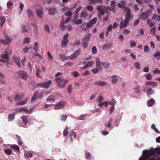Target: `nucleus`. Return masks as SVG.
I'll return each mask as SVG.
<instances>
[{
  "mask_svg": "<svg viewBox=\"0 0 160 160\" xmlns=\"http://www.w3.org/2000/svg\"><path fill=\"white\" fill-rule=\"evenodd\" d=\"M156 154H160V148H153L151 147L150 150H144L142 152V155L139 158V160H148L149 157Z\"/></svg>",
  "mask_w": 160,
  "mask_h": 160,
  "instance_id": "f257e3e1",
  "label": "nucleus"
},
{
  "mask_svg": "<svg viewBox=\"0 0 160 160\" xmlns=\"http://www.w3.org/2000/svg\"><path fill=\"white\" fill-rule=\"evenodd\" d=\"M16 73L19 78H21L24 81L30 80L32 79L26 72L24 70L18 71Z\"/></svg>",
  "mask_w": 160,
  "mask_h": 160,
  "instance_id": "f03ea898",
  "label": "nucleus"
},
{
  "mask_svg": "<svg viewBox=\"0 0 160 160\" xmlns=\"http://www.w3.org/2000/svg\"><path fill=\"white\" fill-rule=\"evenodd\" d=\"M36 9V14L38 18H41L43 15V9L42 7L40 4H36L35 5Z\"/></svg>",
  "mask_w": 160,
  "mask_h": 160,
  "instance_id": "7ed1b4c3",
  "label": "nucleus"
},
{
  "mask_svg": "<svg viewBox=\"0 0 160 160\" xmlns=\"http://www.w3.org/2000/svg\"><path fill=\"white\" fill-rule=\"evenodd\" d=\"M55 81L57 83H58V86L61 88H64L65 84L69 81V80L61 79V77L56 78Z\"/></svg>",
  "mask_w": 160,
  "mask_h": 160,
  "instance_id": "20e7f679",
  "label": "nucleus"
},
{
  "mask_svg": "<svg viewBox=\"0 0 160 160\" xmlns=\"http://www.w3.org/2000/svg\"><path fill=\"white\" fill-rule=\"evenodd\" d=\"M52 83L51 80L47 81L44 82L38 83L37 84V86L40 88L48 89Z\"/></svg>",
  "mask_w": 160,
  "mask_h": 160,
  "instance_id": "39448f33",
  "label": "nucleus"
},
{
  "mask_svg": "<svg viewBox=\"0 0 160 160\" xmlns=\"http://www.w3.org/2000/svg\"><path fill=\"white\" fill-rule=\"evenodd\" d=\"M151 13V10L149 9L146 12H142L140 15L139 18L143 21H145L148 18L149 16H150Z\"/></svg>",
  "mask_w": 160,
  "mask_h": 160,
  "instance_id": "423d86ee",
  "label": "nucleus"
},
{
  "mask_svg": "<svg viewBox=\"0 0 160 160\" xmlns=\"http://www.w3.org/2000/svg\"><path fill=\"white\" fill-rule=\"evenodd\" d=\"M125 12L127 16L125 18H128V20H131L133 16L131 13V10L128 7H125Z\"/></svg>",
  "mask_w": 160,
  "mask_h": 160,
  "instance_id": "0eeeda50",
  "label": "nucleus"
},
{
  "mask_svg": "<svg viewBox=\"0 0 160 160\" xmlns=\"http://www.w3.org/2000/svg\"><path fill=\"white\" fill-rule=\"evenodd\" d=\"M128 18H125L124 20L122 21L119 24V28L120 29H122L126 28L128 24L130 21Z\"/></svg>",
  "mask_w": 160,
  "mask_h": 160,
  "instance_id": "6e6552de",
  "label": "nucleus"
},
{
  "mask_svg": "<svg viewBox=\"0 0 160 160\" xmlns=\"http://www.w3.org/2000/svg\"><path fill=\"white\" fill-rule=\"evenodd\" d=\"M66 102L65 101H60L57 103L55 106V109H62L65 107Z\"/></svg>",
  "mask_w": 160,
  "mask_h": 160,
  "instance_id": "1a4fd4ad",
  "label": "nucleus"
},
{
  "mask_svg": "<svg viewBox=\"0 0 160 160\" xmlns=\"http://www.w3.org/2000/svg\"><path fill=\"white\" fill-rule=\"evenodd\" d=\"M106 6L104 5H98L96 8L97 10L102 15H104L105 12Z\"/></svg>",
  "mask_w": 160,
  "mask_h": 160,
  "instance_id": "9d476101",
  "label": "nucleus"
},
{
  "mask_svg": "<svg viewBox=\"0 0 160 160\" xmlns=\"http://www.w3.org/2000/svg\"><path fill=\"white\" fill-rule=\"evenodd\" d=\"M80 49L76 50L73 54L70 56V58L72 60L76 58L80 53Z\"/></svg>",
  "mask_w": 160,
  "mask_h": 160,
  "instance_id": "9b49d317",
  "label": "nucleus"
},
{
  "mask_svg": "<svg viewBox=\"0 0 160 160\" xmlns=\"http://www.w3.org/2000/svg\"><path fill=\"white\" fill-rule=\"evenodd\" d=\"M12 53L11 49L10 48H8L6 50L5 53L2 54L1 57L3 59L8 60V55L9 54H11Z\"/></svg>",
  "mask_w": 160,
  "mask_h": 160,
  "instance_id": "f8f14e48",
  "label": "nucleus"
},
{
  "mask_svg": "<svg viewBox=\"0 0 160 160\" xmlns=\"http://www.w3.org/2000/svg\"><path fill=\"white\" fill-rule=\"evenodd\" d=\"M90 39V37L88 35L83 38L82 39V45L83 47L87 48L88 46V42Z\"/></svg>",
  "mask_w": 160,
  "mask_h": 160,
  "instance_id": "ddd939ff",
  "label": "nucleus"
},
{
  "mask_svg": "<svg viewBox=\"0 0 160 160\" xmlns=\"http://www.w3.org/2000/svg\"><path fill=\"white\" fill-rule=\"evenodd\" d=\"M27 12L28 18L30 19H33L34 16L33 11L30 9H28L27 10Z\"/></svg>",
  "mask_w": 160,
  "mask_h": 160,
  "instance_id": "4468645a",
  "label": "nucleus"
},
{
  "mask_svg": "<svg viewBox=\"0 0 160 160\" xmlns=\"http://www.w3.org/2000/svg\"><path fill=\"white\" fill-rule=\"evenodd\" d=\"M12 42V39L9 37H7L6 38L5 40L3 39L1 40V42L3 43L4 45H7L10 44Z\"/></svg>",
  "mask_w": 160,
  "mask_h": 160,
  "instance_id": "2eb2a0df",
  "label": "nucleus"
},
{
  "mask_svg": "<svg viewBox=\"0 0 160 160\" xmlns=\"http://www.w3.org/2000/svg\"><path fill=\"white\" fill-rule=\"evenodd\" d=\"M94 84L100 86H103L107 85L108 84V82L98 80L95 82Z\"/></svg>",
  "mask_w": 160,
  "mask_h": 160,
  "instance_id": "dca6fc26",
  "label": "nucleus"
},
{
  "mask_svg": "<svg viewBox=\"0 0 160 160\" xmlns=\"http://www.w3.org/2000/svg\"><path fill=\"white\" fill-rule=\"evenodd\" d=\"M25 94H17L15 95L14 100L16 102L17 101L19 100L23 99V97L24 96Z\"/></svg>",
  "mask_w": 160,
  "mask_h": 160,
  "instance_id": "f3484780",
  "label": "nucleus"
},
{
  "mask_svg": "<svg viewBox=\"0 0 160 160\" xmlns=\"http://www.w3.org/2000/svg\"><path fill=\"white\" fill-rule=\"evenodd\" d=\"M48 12L50 14L53 15L57 12V10L56 8L53 7L52 8H48Z\"/></svg>",
  "mask_w": 160,
  "mask_h": 160,
  "instance_id": "a211bd4d",
  "label": "nucleus"
},
{
  "mask_svg": "<svg viewBox=\"0 0 160 160\" xmlns=\"http://www.w3.org/2000/svg\"><path fill=\"white\" fill-rule=\"evenodd\" d=\"M88 1L90 2L89 3L90 5L95 4L98 2H99L100 4H102L103 3L102 0H88Z\"/></svg>",
  "mask_w": 160,
  "mask_h": 160,
  "instance_id": "6ab92c4d",
  "label": "nucleus"
},
{
  "mask_svg": "<svg viewBox=\"0 0 160 160\" xmlns=\"http://www.w3.org/2000/svg\"><path fill=\"white\" fill-rule=\"evenodd\" d=\"M76 134L75 132H70L69 133V137L71 139V142L72 141L73 139H75L76 138Z\"/></svg>",
  "mask_w": 160,
  "mask_h": 160,
  "instance_id": "aec40b11",
  "label": "nucleus"
},
{
  "mask_svg": "<svg viewBox=\"0 0 160 160\" xmlns=\"http://www.w3.org/2000/svg\"><path fill=\"white\" fill-rule=\"evenodd\" d=\"M111 77L112 81V83H116L118 81L117 75H112Z\"/></svg>",
  "mask_w": 160,
  "mask_h": 160,
  "instance_id": "412c9836",
  "label": "nucleus"
},
{
  "mask_svg": "<svg viewBox=\"0 0 160 160\" xmlns=\"http://www.w3.org/2000/svg\"><path fill=\"white\" fill-rule=\"evenodd\" d=\"M38 91H36L34 93V95L32 97L31 99V101L32 102H33L34 101H35L36 99L37 98L38 96Z\"/></svg>",
  "mask_w": 160,
  "mask_h": 160,
  "instance_id": "4be33fe9",
  "label": "nucleus"
},
{
  "mask_svg": "<svg viewBox=\"0 0 160 160\" xmlns=\"http://www.w3.org/2000/svg\"><path fill=\"white\" fill-rule=\"evenodd\" d=\"M20 58L19 57H15L14 58V61L19 68L21 67L20 64Z\"/></svg>",
  "mask_w": 160,
  "mask_h": 160,
  "instance_id": "5701e85b",
  "label": "nucleus"
},
{
  "mask_svg": "<svg viewBox=\"0 0 160 160\" xmlns=\"http://www.w3.org/2000/svg\"><path fill=\"white\" fill-rule=\"evenodd\" d=\"M15 112H13L12 113L8 115V118L9 120L12 121L15 118Z\"/></svg>",
  "mask_w": 160,
  "mask_h": 160,
  "instance_id": "b1692460",
  "label": "nucleus"
},
{
  "mask_svg": "<svg viewBox=\"0 0 160 160\" xmlns=\"http://www.w3.org/2000/svg\"><path fill=\"white\" fill-rule=\"evenodd\" d=\"M145 84L153 86H157L158 85L156 82L153 81L147 82L145 83Z\"/></svg>",
  "mask_w": 160,
  "mask_h": 160,
  "instance_id": "393cba45",
  "label": "nucleus"
},
{
  "mask_svg": "<svg viewBox=\"0 0 160 160\" xmlns=\"http://www.w3.org/2000/svg\"><path fill=\"white\" fill-rule=\"evenodd\" d=\"M6 21L5 17L2 16L0 18V26L2 27Z\"/></svg>",
  "mask_w": 160,
  "mask_h": 160,
  "instance_id": "a878e982",
  "label": "nucleus"
},
{
  "mask_svg": "<svg viewBox=\"0 0 160 160\" xmlns=\"http://www.w3.org/2000/svg\"><path fill=\"white\" fill-rule=\"evenodd\" d=\"M18 111L22 112V111H24L25 112L27 113H29V112H28V110L27 108L26 107H24L22 108H18Z\"/></svg>",
  "mask_w": 160,
  "mask_h": 160,
  "instance_id": "bb28decb",
  "label": "nucleus"
},
{
  "mask_svg": "<svg viewBox=\"0 0 160 160\" xmlns=\"http://www.w3.org/2000/svg\"><path fill=\"white\" fill-rule=\"evenodd\" d=\"M21 118L23 123L25 125H26L28 122L27 117L26 116H23L21 117Z\"/></svg>",
  "mask_w": 160,
  "mask_h": 160,
  "instance_id": "cd10ccee",
  "label": "nucleus"
},
{
  "mask_svg": "<svg viewBox=\"0 0 160 160\" xmlns=\"http://www.w3.org/2000/svg\"><path fill=\"white\" fill-rule=\"evenodd\" d=\"M155 101L154 99H150L148 102H147L148 106V107H151L154 104Z\"/></svg>",
  "mask_w": 160,
  "mask_h": 160,
  "instance_id": "c85d7f7f",
  "label": "nucleus"
},
{
  "mask_svg": "<svg viewBox=\"0 0 160 160\" xmlns=\"http://www.w3.org/2000/svg\"><path fill=\"white\" fill-rule=\"evenodd\" d=\"M46 100L48 101H54L55 100V96L54 95H52L49 96L47 98Z\"/></svg>",
  "mask_w": 160,
  "mask_h": 160,
  "instance_id": "c756f323",
  "label": "nucleus"
},
{
  "mask_svg": "<svg viewBox=\"0 0 160 160\" xmlns=\"http://www.w3.org/2000/svg\"><path fill=\"white\" fill-rule=\"evenodd\" d=\"M36 72L37 76L39 78H42V77L40 75L41 70L39 69L36 68Z\"/></svg>",
  "mask_w": 160,
  "mask_h": 160,
  "instance_id": "7c9ffc66",
  "label": "nucleus"
},
{
  "mask_svg": "<svg viewBox=\"0 0 160 160\" xmlns=\"http://www.w3.org/2000/svg\"><path fill=\"white\" fill-rule=\"evenodd\" d=\"M21 32H28V30L27 28V27L25 25H22V28Z\"/></svg>",
  "mask_w": 160,
  "mask_h": 160,
  "instance_id": "2f4dec72",
  "label": "nucleus"
},
{
  "mask_svg": "<svg viewBox=\"0 0 160 160\" xmlns=\"http://www.w3.org/2000/svg\"><path fill=\"white\" fill-rule=\"evenodd\" d=\"M61 60L62 61H65L68 60V58L67 57L64 55L61 54L59 56Z\"/></svg>",
  "mask_w": 160,
  "mask_h": 160,
  "instance_id": "473e14b6",
  "label": "nucleus"
},
{
  "mask_svg": "<svg viewBox=\"0 0 160 160\" xmlns=\"http://www.w3.org/2000/svg\"><path fill=\"white\" fill-rule=\"evenodd\" d=\"M85 157L86 159L90 160L91 154L88 151H86L85 152Z\"/></svg>",
  "mask_w": 160,
  "mask_h": 160,
  "instance_id": "72a5a7b5",
  "label": "nucleus"
},
{
  "mask_svg": "<svg viewBox=\"0 0 160 160\" xmlns=\"http://www.w3.org/2000/svg\"><path fill=\"white\" fill-rule=\"evenodd\" d=\"M102 65L103 67L107 69L110 66V64L108 62L102 63Z\"/></svg>",
  "mask_w": 160,
  "mask_h": 160,
  "instance_id": "f704fd0d",
  "label": "nucleus"
},
{
  "mask_svg": "<svg viewBox=\"0 0 160 160\" xmlns=\"http://www.w3.org/2000/svg\"><path fill=\"white\" fill-rule=\"evenodd\" d=\"M11 148L13 149L14 151H15V150H19L20 149L18 145H11Z\"/></svg>",
  "mask_w": 160,
  "mask_h": 160,
  "instance_id": "c9c22d12",
  "label": "nucleus"
},
{
  "mask_svg": "<svg viewBox=\"0 0 160 160\" xmlns=\"http://www.w3.org/2000/svg\"><path fill=\"white\" fill-rule=\"evenodd\" d=\"M88 14L85 11L82 12L81 14V17L83 18H85Z\"/></svg>",
  "mask_w": 160,
  "mask_h": 160,
  "instance_id": "e433bc0d",
  "label": "nucleus"
},
{
  "mask_svg": "<svg viewBox=\"0 0 160 160\" xmlns=\"http://www.w3.org/2000/svg\"><path fill=\"white\" fill-rule=\"evenodd\" d=\"M12 152V150L9 148L5 149L4 150V152L8 155H10L11 153Z\"/></svg>",
  "mask_w": 160,
  "mask_h": 160,
  "instance_id": "4c0bfd02",
  "label": "nucleus"
},
{
  "mask_svg": "<svg viewBox=\"0 0 160 160\" xmlns=\"http://www.w3.org/2000/svg\"><path fill=\"white\" fill-rule=\"evenodd\" d=\"M112 46V43H108V44H104L103 47V49H106L108 48H110Z\"/></svg>",
  "mask_w": 160,
  "mask_h": 160,
  "instance_id": "58836bf2",
  "label": "nucleus"
},
{
  "mask_svg": "<svg viewBox=\"0 0 160 160\" xmlns=\"http://www.w3.org/2000/svg\"><path fill=\"white\" fill-rule=\"evenodd\" d=\"M63 132V134L64 136L65 137L67 135L68 133V126H67L65 128Z\"/></svg>",
  "mask_w": 160,
  "mask_h": 160,
  "instance_id": "ea45409f",
  "label": "nucleus"
},
{
  "mask_svg": "<svg viewBox=\"0 0 160 160\" xmlns=\"http://www.w3.org/2000/svg\"><path fill=\"white\" fill-rule=\"evenodd\" d=\"M151 128L157 133H159L160 132L156 128L154 124H153L151 126Z\"/></svg>",
  "mask_w": 160,
  "mask_h": 160,
  "instance_id": "a19ab883",
  "label": "nucleus"
},
{
  "mask_svg": "<svg viewBox=\"0 0 160 160\" xmlns=\"http://www.w3.org/2000/svg\"><path fill=\"white\" fill-rule=\"evenodd\" d=\"M92 53L93 54H96L97 52V50L95 46H93L92 48Z\"/></svg>",
  "mask_w": 160,
  "mask_h": 160,
  "instance_id": "79ce46f5",
  "label": "nucleus"
},
{
  "mask_svg": "<svg viewBox=\"0 0 160 160\" xmlns=\"http://www.w3.org/2000/svg\"><path fill=\"white\" fill-rule=\"evenodd\" d=\"M13 2L11 1V0H9L7 3V6L8 8H11V6L13 5Z\"/></svg>",
  "mask_w": 160,
  "mask_h": 160,
  "instance_id": "37998d69",
  "label": "nucleus"
},
{
  "mask_svg": "<svg viewBox=\"0 0 160 160\" xmlns=\"http://www.w3.org/2000/svg\"><path fill=\"white\" fill-rule=\"evenodd\" d=\"M72 89V85L70 84L68 85V93L69 94H70L71 93Z\"/></svg>",
  "mask_w": 160,
  "mask_h": 160,
  "instance_id": "c03bdc74",
  "label": "nucleus"
},
{
  "mask_svg": "<svg viewBox=\"0 0 160 160\" xmlns=\"http://www.w3.org/2000/svg\"><path fill=\"white\" fill-rule=\"evenodd\" d=\"M64 15L66 16H68L69 17H70L72 15V13L71 11H68L67 12L65 13Z\"/></svg>",
  "mask_w": 160,
  "mask_h": 160,
  "instance_id": "a18cd8bd",
  "label": "nucleus"
},
{
  "mask_svg": "<svg viewBox=\"0 0 160 160\" xmlns=\"http://www.w3.org/2000/svg\"><path fill=\"white\" fill-rule=\"evenodd\" d=\"M45 30L47 31L48 32L50 33V28L49 25H45L44 26Z\"/></svg>",
  "mask_w": 160,
  "mask_h": 160,
  "instance_id": "49530a36",
  "label": "nucleus"
},
{
  "mask_svg": "<svg viewBox=\"0 0 160 160\" xmlns=\"http://www.w3.org/2000/svg\"><path fill=\"white\" fill-rule=\"evenodd\" d=\"M30 42V38L28 37H25L24 39L23 43H29Z\"/></svg>",
  "mask_w": 160,
  "mask_h": 160,
  "instance_id": "de8ad7c7",
  "label": "nucleus"
},
{
  "mask_svg": "<svg viewBox=\"0 0 160 160\" xmlns=\"http://www.w3.org/2000/svg\"><path fill=\"white\" fill-rule=\"evenodd\" d=\"M134 66L136 69H140V63L138 62H136L134 63Z\"/></svg>",
  "mask_w": 160,
  "mask_h": 160,
  "instance_id": "09e8293b",
  "label": "nucleus"
},
{
  "mask_svg": "<svg viewBox=\"0 0 160 160\" xmlns=\"http://www.w3.org/2000/svg\"><path fill=\"white\" fill-rule=\"evenodd\" d=\"M97 18L95 17V18H93L90 21L91 23H92L93 25L96 23V22L97 21Z\"/></svg>",
  "mask_w": 160,
  "mask_h": 160,
  "instance_id": "8fccbe9b",
  "label": "nucleus"
},
{
  "mask_svg": "<svg viewBox=\"0 0 160 160\" xmlns=\"http://www.w3.org/2000/svg\"><path fill=\"white\" fill-rule=\"evenodd\" d=\"M68 42V40L63 39L62 42V46H66Z\"/></svg>",
  "mask_w": 160,
  "mask_h": 160,
  "instance_id": "3c124183",
  "label": "nucleus"
},
{
  "mask_svg": "<svg viewBox=\"0 0 160 160\" xmlns=\"http://www.w3.org/2000/svg\"><path fill=\"white\" fill-rule=\"evenodd\" d=\"M20 5L19 7H20V13H21V12L23 10L24 5V4L23 3H22V2H20Z\"/></svg>",
  "mask_w": 160,
  "mask_h": 160,
  "instance_id": "603ef678",
  "label": "nucleus"
},
{
  "mask_svg": "<svg viewBox=\"0 0 160 160\" xmlns=\"http://www.w3.org/2000/svg\"><path fill=\"white\" fill-rule=\"evenodd\" d=\"M116 102L115 100L114 99V98L112 99V101L110 102H109V104L112 105V106H114L115 104V102Z\"/></svg>",
  "mask_w": 160,
  "mask_h": 160,
  "instance_id": "864d4df0",
  "label": "nucleus"
},
{
  "mask_svg": "<svg viewBox=\"0 0 160 160\" xmlns=\"http://www.w3.org/2000/svg\"><path fill=\"white\" fill-rule=\"evenodd\" d=\"M156 27H154L150 29V32L152 33V34L154 35L156 32Z\"/></svg>",
  "mask_w": 160,
  "mask_h": 160,
  "instance_id": "5fc2aeb1",
  "label": "nucleus"
},
{
  "mask_svg": "<svg viewBox=\"0 0 160 160\" xmlns=\"http://www.w3.org/2000/svg\"><path fill=\"white\" fill-rule=\"evenodd\" d=\"M147 92L148 93L150 94H152L153 93V90L150 88H148L147 90Z\"/></svg>",
  "mask_w": 160,
  "mask_h": 160,
  "instance_id": "6e6d98bb",
  "label": "nucleus"
},
{
  "mask_svg": "<svg viewBox=\"0 0 160 160\" xmlns=\"http://www.w3.org/2000/svg\"><path fill=\"white\" fill-rule=\"evenodd\" d=\"M81 43V41L80 40H77L73 44V46L77 47Z\"/></svg>",
  "mask_w": 160,
  "mask_h": 160,
  "instance_id": "4d7b16f0",
  "label": "nucleus"
},
{
  "mask_svg": "<svg viewBox=\"0 0 160 160\" xmlns=\"http://www.w3.org/2000/svg\"><path fill=\"white\" fill-rule=\"evenodd\" d=\"M143 48L144 49V51L145 52H146L148 51L149 52L150 49L149 48V47L148 45H145L144 47Z\"/></svg>",
  "mask_w": 160,
  "mask_h": 160,
  "instance_id": "13d9d810",
  "label": "nucleus"
},
{
  "mask_svg": "<svg viewBox=\"0 0 160 160\" xmlns=\"http://www.w3.org/2000/svg\"><path fill=\"white\" fill-rule=\"evenodd\" d=\"M82 19H79L78 20H77L75 22V24L76 25H78L79 24H80L82 23Z\"/></svg>",
  "mask_w": 160,
  "mask_h": 160,
  "instance_id": "bf43d9fd",
  "label": "nucleus"
},
{
  "mask_svg": "<svg viewBox=\"0 0 160 160\" xmlns=\"http://www.w3.org/2000/svg\"><path fill=\"white\" fill-rule=\"evenodd\" d=\"M93 25L92 23H91L90 21H89L88 23H87L86 24L87 27L88 28H90L92 27L93 26Z\"/></svg>",
  "mask_w": 160,
  "mask_h": 160,
  "instance_id": "052dcab7",
  "label": "nucleus"
},
{
  "mask_svg": "<svg viewBox=\"0 0 160 160\" xmlns=\"http://www.w3.org/2000/svg\"><path fill=\"white\" fill-rule=\"evenodd\" d=\"M28 100V98H25L24 100L20 101L21 105H24L27 103Z\"/></svg>",
  "mask_w": 160,
  "mask_h": 160,
  "instance_id": "680f3d73",
  "label": "nucleus"
},
{
  "mask_svg": "<svg viewBox=\"0 0 160 160\" xmlns=\"http://www.w3.org/2000/svg\"><path fill=\"white\" fill-rule=\"evenodd\" d=\"M146 78L148 80H151L152 79L151 74L150 73H148L146 76Z\"/></svg>",
  "mask_w": 160,
  "mask_h": 160,
  "instance_id": "e2e57ef3",
  "label": "nucleus"
},
{
  "mask_svg": "<svg viewBox=\"0 0 160 160\" xmlns=\"http://www.w3.org/2000/svg\"><path fill=\"white\" fill-rule=\"evenodd\" d=\"M91 71L94 74H95L98 72L99 69L98 68H95L91 69Z\"/></svg>",
  "mask_w": 160,
  "mask_h": 160,
  "instance_id": "0e129e2a",
  "label": "nucleus"
},
{
  "mask_svg": "<svg viewBox=\"0 0 160 160\" xmlns=\"http://www.w3.org/2000/svg\"><path fill=\"white\" fill-rule=\"evenodd\" d=\"M105 9H106L107 10H109L110 11H112L114 10V8L112 7L108 6V7H106Z\"/></svg>",
  "mask_w": 160,
  "mask_h": 160,
  "instance_id": "69168bd1",
  "label": "nucleus"
},
{
  "mask_svg": "<svg viewBox=\"0 0 160 160\" xmlns=\"http://www.w3.org/2000/svg\"><path fill=\"white\" fill-rule=\"evenodd\" d=\"M113 28L112 25L110 24L108 26L107 29L108 31H111Z\"/></svg>",
  "mask_w": 160,
  "mask_h": 160,
  "instance_id": "338daca9",
  "label": "nucleus"
},
{
  "mask_svg": "<svg viewBox=\"0 0 160 160\" xmlns=\"http://www.w3.org/2000/svg\"><path fill=\"white\" fill-rule=\"evenodd\" d=\"M87 8L90 11H92L93 9V7L90 5H88L87 6Z\"/></svg>",
  "mask_w": 160,
  "mask_h": 160,
  "instance_id": "774afa93",
  "label": "nucleus"
}]
</instances>
